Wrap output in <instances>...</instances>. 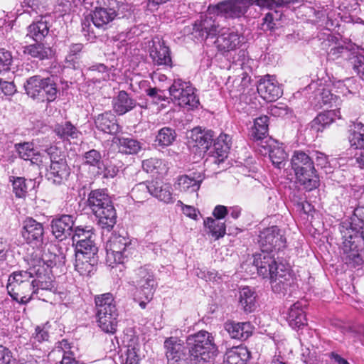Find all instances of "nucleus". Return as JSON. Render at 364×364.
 Instances as JSON below:
<instances>
[{"label":"nucleus","instance_id":"4be33fe9","mask_svg":"<svg viewBox=\"0 0 364 364\" xmlns=\"http://www.w3.org/2000/svg\"><path fill=\"white\" fill-rule=\"evenodd\" d=\"M167 359L171 361L180 360L186 358V347L183 340L171 336L166 338L164 343Z\"/></svg>","mask_w":364,"mask_h":364},{"label":"nucleus","instance_id":"f03ea898","mask_svg":"<svg viewBox=\"0 0 364 364\" xmlns=\"http://www.w3.org/2000/svg\"><path fill=\"white\" fill-rule=\"evenodd\" d=\"M191 361L196 364H207L213 361L217 347L213 338L208 331H200L187 338Z\"/></svg>","mask_w":364,"mask_h":364},{"label":"nucleus","instance_id":"0eeeda50","mask_svg":"<svg viewBox=\"0 0 364 364\" xmlns=\"http://www.w3.org/2000/svg\"><path fill=\"white\" fill-rule=\"evenodd\" d=\"M24 88L30 97L48 102H53L59 92L53 77H43L40 75H33L28 78L24 84Z\"/></svg>","mask_w":364,"mask_h":364},{"label":"nucleus","instance_id":"58836bf2","mask_svg":"<svg viewBox=\"0 0 364 364\" xmlns=\"http://www.w3.org/2000/svg\"><path fill=\"white\" fill-rule=\"evenodd\" d=\"M54 132L62 139H78L81 132L70 122H64L55 126Z\"/></svg>","mask_w":364,"mask_h":364},{"label":"nucleus","instance_id":"e433bc0d","mask_svg":"<svg viewBox=\"0 0 364 364\" xmlns=\"http://www.w3.org/2000/svg\"><path fill=\"white\" fill-rule=\"evenodd\" d=\"M151 196L159 200L168 203L173 201L171 186L160 181H151Z\"/></svg>","mask_w":364,"mask_h":364},{"label":"nucleus","instance_id":"bb28decb","mask_svg":"<svg viewBox=\"0 0 364 364\" xmlns=\"http://www.w3.org/2000/svg\"><path fill=\"white\" fill-rule=\"evenodd\" d=\"M215 135L211 130H202L199 127L192 129L190 138L195 142V146L206 151L212 145Z\"/></svg>","mask_w":364,"mask_h":364},{"label":"nucleus","instance_id":"c03bdc74","mask_svg":"<svg viewBox=\"0 0 364 364\" xmlns=\"http://www.w3.org/2000/svg\"><path fill=\"white\" fill-rule=\"evenodd\" d=\"M55 247L51 246L43 251L41 256V260L48 267H53L55 266H62L65 264V256L63 254L56 255L54 252Z\"/></svg>","mask_w":364,"mask_h":364},{"label":"nucleus","instance_id":"0e129e2a","mask_svg":"<svg viewBox=\"0 0 364 364\" xmlns=\"http://www.w3.org/2000/svg\"><path fill=\"white\" fill-rule=\"evenodd\" d=\"M48 333L38 326L36 328L35 333L31 337L30 342L34 348H37L38 344L48 341Z\"/></svg>","mask_w":364,"mask_h":364},{"label":"nucleus","instance_id":"de8ad7c7","mask_svg":"<svg viewBox=\"0 0 364 364\" xmlns=\"http://www.w3.org/2000/svg\"><path fill=\"white\" fill-rule=\"evenodd\" d=\"M75 255H82L86 257H97L98 248L95 243L94 238L91 240H78L75 244Z\"/></svg>","mask_w":364,"mask_h":364},{"label":"nucleus","instance_id":"473e14b6","mask_svg":"<svg viewBox=\"0 0 364 364\" xmlns=\"http://www.w3.org/2000/svg\"><path fill=\"white\" fill-rule=\"evenodd\" d=\"M97 257L75 255V269L82 276H90L95 271Z\"/></svg>","mask_w":364,"mask_h":364},{"label":"nucleus","instance_id":"a211bd4d","mask_svg":"<svg viewBox=\"0 0 364 364\" xmlns=\"http://www.w3.org/2000/svg\"><path fill=\"white\" fill-rule=\"evenodd\" d=\"M279 271L276 272L269 278L270 279L272 289L277 294H284L294 284V279L289 269L286 266L279 267Z\"/></svg>","mask_w":364,"mask_h":364},{"label":"nucleus","instance_id":"3c124183","mask_svg":"<svg viewBox=\"0 0 364 364\" xmlns=\"http://www.w3.org/2000/svg\"><path fill=\"white\" fill-rule=\"evenodd\" d=\"M156 286V283L154 280V277H153L150 279V281H146V283H141L134 287L140 294V299H145V300L149 301L153 298Z\"/></svg>","mask_w":364,"mask_h":364},{"label":"nucleus","instance_id":"39448f33","mask_svg":"<svg viewBox=\"0 0 364 364\" xmlns=\"http://www.w3.org/2000/svg\"><path fill=\"white\" fill-rule=\"evenodd\" d=\"M95 303L98 326L106 333L114 334L119 314L112 294L105 293L95 296Z\"/></svg>","mask_w":364,"mask_h":364},{"label":"nucleus","instance_id":"9b49d317","mask_svg":"<svg viewBox=\"0 0 364 364\" xmlns=\"http://www.w3.org/2000/svg\"><path fill=\"white\" fill-rule=\"evenodd\" d=\"M259 275L264 278H269L276 272L279 271V267L285 266L282 263H278L275 254L272 252L262 251L255 255L253 262Z\"/></svg>","mask_w":364,"mask_h":364},{"label":"nucleus","instance_id":"72a5a7b5","mask_svg":"<svg viewBox=\"0 0 364 364\" xmlns=\"http://www.w3.org/2000/svg\"><path fill=\"white\" fill-rule=\"evenodd\" d=\"M299 302L294 303L289 309L287 320L292 328H300L306 324L304 311Z\"/></svg>","mask_w":364,"mask_h":364},{"label":"nucleus","instance_id":"ea45409f","mask_svg":"<svg viewBox=\"0 0 364 364\" xmlns=\"http://www.w3.org/2000/svg\"><path fill=\"white\" fill-rule=\"evenodd\" d=\"M239 301L245 311L252 312L255 309L256 293L249 287H242L239 292Z\"/></svg>","mask_w":364,"mask_h":364},{"label":"nucleus","instance_id":"5fc2aeb1","mask_svg":"<svg viewBox=\"0 0 364 364\" xmlns=\"http://www.w3.org/2000/svg\"><path fill=\"white\" fill-rule=\"evenodd\" d=\"M154 277L153 272L146 267H141L136 269L132 277V282L134 286L141 283H146V281H150V279Z\"/></svg>","mask_w":364,"mask_h":364},{"label":"nucleus","instance_id":"a19ab883","mask_svg":"<svg viewBox=\"0 0 364 364\" xmlns=\"http://www.w3.org/2000/svg\"><path fill=\"white\" fill-rule=\"evenodd\" d=\"M268 117L261 116L255 119L254 126L251 128L250 136L254 141L263 139L267 135Z\"/></svg>","mask_w":364,"mask_h":364},{"label":"nucleus","instance_id":"052dcab7","mask_svg":"<svg viewBox=\"0 0 364 364\" xmlns=\"http://www.w3.org/2000/svg\"><path fill=\"white\" fill-rule=\"evenodd\" d=\"M12 182L13 191L17 198H24L27 193L28 186L26 183V179L23 177L12 176L10 178Z\"/></svg>","mask_w":364,"mask_h":364},{"label":"nucleus","instance_id":"dca6fc26","mask_svg":"<svg viewBox=\"0 0 364 364\" xmlns=\"http://www.w3.org/2000/svg\"><path fill=\"white\" fill-rule=\"evenodd\" d=\"M257 92L267 101H275L279 98L283 90L274 76L267 75L261 79L257 85Z\"/></svg>","mask_w":364,"mask_h":364},{"label":"nucleus","instance_id":"7ed1b4c3","mask_svg":"<svg viewBox=\"0 0 364 364\" xmlns=\"http://www.w3.org/2000/svg\"><path fill=\"white\" fill-rule=\"evenodd\" d=\"M89 207L103 229L110 231L116 223L117 214L109 195L104 190H94L88 196Z\"/></svg>","mask_w":364,"mask_h":364},{"label":"nucleus","instance_id":"79ce46f5","mask_svg":"<svg viewBox=\"0 0 364 364\" xmlns=\"http://www.w3.org/2000/svg\"><path fill=\"white\" fill-rule=\"evenodd\" d=\"M341 108L336 110H331L326 113L319 114L311 122V127L317 132H322L326 126L331 124L333 122V116H337L341 118L340 114Z\"/></svg>","mask_w":364,"mask_h":364},{"label":"nucleus","instance_id":"bf43d9fd","mask_svg":"<svg viewBox=\"0 0 364 364\" xmlns=\"http://www.w3.org/2000/svg\"><path fill=\"white\" fill-rule=\"evenodd\" d=\"M93 237H95V235L92 232V228L90 227H75L72 234L73 242L75 245L77 244L78 240L86 241L87 240L93 239Z\"/></svg>","mask_w":364,"mask_h":364},{"label":"nucleus","instance_id":"680f3d73","mask_svg":"<svg viewBox=\"0 0 364 364\" xmlns=\"http://www.w3.org/2000/svg\"><path fill=\"white\" fill-rule=\"evenodd\" d=\"M46 152L50 157V164L67 163L65 155L58 147L50 146Z\"/></svg>","mask_w":364,"mask_h":364},{"label":"nucleus","instance_id":"774afa93","mask_svg":"<svg viewBox=\"0 0 364 364\" xmlns=\"http://www.w3.org/2000/svg\"><path fill=\"white\" fill-rule=\"evenodd\" d=\"M353 69L357 72L360 77L364 80V56L362 55H353L351 58Z\"/></svg>","mask_w":364,"mask_h":364},{"label":"nucleus","instance_id":"69168bd1","mask_svg":"<svg viewBox=\"0 0 364 364\" xmlns=\"http://www.w3.org/2000/svg\"><path fill=\"white\" fill-rule=\"evenodd\" d=\"M320 101L323 105L329 106L332 107L333 105H337L338 98L336 95L331 93V92L327 89H323L322 92H320Z\"/></svg>","mask_w":364,"mask_h":364},{"label":"nucleus","instance_id":"2f4dec72","mask_svg":"<svg viewBox=\"0 0 364 364\" xmlns=\"http://www.w3.org/2000/svg\"><path fill=\"white\" fill-rule=\"evenodd\" d=\"M15 147L19 157L22 159L30 161L33 164L43 163L42 156L34 149L33 144L29 142L16 144Z\"/></svg>","mask_w":364,"mask_h":364},{"label":"nucleus","instance_id":"a18cd8bd","mask_svg":"<svg viewBox=\"0 0 364 364\" xmlns=\"http://www.w3.org/2000/svg\"><path fill=\"white\" fill-rule=\"evenodd\" d=\"M204 225L208 230V233L215 240L223 237L226 234V226L225 223L212 218H207L204 220Z\"/></svg>","mask_w":364,"mask_h":364},{"label":"nucleus","instance_id":"864d4df0","mask_svg":"<svg viewBox=\"0 0 364 364\" xmlns=\"http://www.w3.org/2000/svg\"><path fill=\"white\" fill-rule=\"evenodd\" d=\"M228 138H229L228 135H220L213 144L214 152L219 158H221V159H218L219 161H223L230 148L228 141H227Z\"/></svg>","mask_w":364,"mask_h":364},{"label":"nucleus","instance_id":"4468645a","mask_svg":"<svg viewBox=\"0 0 364 364\" xmlns=\"http://www.w3.org/2000/svg\"><path fill=\"white\" fill-rule=\"evenodd\" d=\"M119 4L115 0H109L107 7H97L92 15V21L97 28L105 29L117 16Z\"/></svg>","mask_w":364,"mask_h":364},{"label":"nucleus","instance_id":"a878e982","mask_svg":"<svg viewBox=\"0 0 364 364\" xmlns=\"http://www.w3.org/2000/svg\"><path fill=\"white\" fill-rule=\"evenodd\" d=\"M204 179L200 172H193L189 175H183L178 178V186L181 191L196 192Z\"/></svg>","mask_w":364,"mask_h":364},{"label":"nucleus","instance_id":"2eb2a0df","mask_svg":"<svg viewBox=\"0 0 364 364\" xmlns=\"http://www.w3.org/2000/svg\"><path fill=\"white\" fill-rule=\"evenodd\" d=\"M219 25L213 17L201 16L199 20L193 25L192 34L195 38L205 41L209 37H213L218 33Z\"/></svg>","mask_w":364,"mask_h":364},{"label":"nucleus","instance_id":"6ab92c4d","mask_svg":"<svg viewBox=\"0 0 364 364\" xmlns=\"http://www.w3.org/2000/svg\"><path fill=\"white\" fill-rule=\"evenodd\" d=\"M75 219V218L72 215H62L53 219L51 222L53 235L60 240L71 236L74 231Z\"/></svg>","mask_w":364,"mask_h":364},{"label":"nucleus","instance_id":"4d7b16f0","mask_svg":"<svg viewBox=\"0 0 364 364\" xmlns=\"http://www.w3.org/2000/svg\"><path fill=\"white\" fill-rule=\"evenodd\" d=\"M282 13L274 10L267 13L263 18L262 29L264 31H273L277 27V22L282 18Z\"/></svg>","mask_w":364,"mask_h":364},{"label":"nucleus","instance_id":"ddd939ff","mask_svg":"<svg viewBox=\"0 0 364 364\" xmlns=\"http://www.w3.org/2000/svg\"><path fill=\"white\" fill-rule=\"evenodd\" d=\"M252 5V0H227L217 5L218 12L226 18H240Z\"/></svg>","mask_w":364,"mask_h":364},{"label":"nucleus","instance_id":"c9c22d12","mask_svg":"<svg viewBox=\"0 0 364 364\" xmlns=\"http://www.w3.org/2000/svg\"><path fill=\"white\" fill-rule=\"evenodd\" d=\"M225 356L226 364H246L250 353L246 347L240 346L228 350Z\"/></svg>","mask_w":364,"mask_h":364},{"label":"nucleus","instance_id":"f257e3e1","mask_svg":"<svg viewBox=\"0 0 364 364\" xmlns=\"http://www.w3.org/2000/svg\"><path fill=\"white\" fill-rule=\"evenodd\" d=\"M39 269H29L27 271L13 272L8 279L6 289L9 294L16 301L26 304L28 302L36 289L33 274H38Z\"/></svg>","mask_w":364,"mask_h":364},{"label":"nucleus","instance_id":"6e6d98bb","mask_svg":"<svg viewBox=\"0 0 364 364\" xmlns=\"http://www.w3.org/2000/svg\"><path fill=\"white\" fill-rule=\"evenodd\" d=\"M83 48L82 43H73L70 46L68 54L65 58V61L68 64V66H71L74 68L79 63L80 58V53Z\"/></svg>","mask_w":364,"mask_h":364},{"label":"nucleus","instance_id":"c85d7f7f","mask_svg":"<svg viewBox=\"0 0 364 364\" xmlns=\"http://www.w3.org/2000/svg\"><path fill=\"white\" fill-rule=\"evenodd\" d=\"M70 168L67 163L50 164L47 171V179L55 185H60L66 181L70 175Z\"/></svg>","mask_w":364,"mask_h":364},{"label":"nucleus","instance_id":"6e6552de","mask_svg":"<svg viewBox=\"0 0 364 364\" xmlns=\"http://www.w3.org/2000/svg\"><path fill=\"white\" fill-rule=\"evenodd\" d=\"M106 261L109 266L122 264L131 254V240L121 235H114L106 242Z\"/></svg>","mask_w":364,"mask_h":364},{"label":"nucleus","instance_id":"49530a36","mask_svg":"<svg viewBox=\"0 0 364 364\" xmlns=\"http://www.w3.org/2000/svg\"><path fill=\"white\" fill-rule=\"evenodd\" d=\"M268 154L272 164L275 167L279 169L284 167L287 154L281 146L269 145Z\"/></svg>","mask_w":364,"mask_h":364},{"label":"nucleus","instance_id":"603ef678","mask_svg":"<svg viewBox=\"0 0 364 364\" xmlns=\"http://www.w3.org/2000/svg\"><path fill=\"white\" fill-rule=\"evenodd\" d=\"M84 164L90 166L96 167L99 170L104 168V164L101 153L95 149H91L83 155Z\"/></svg>","mask_w":364,"mask_h":364},{"label":"nucleus","instance_id":"5701e85b","mask_svg":"<svg viewBox=\"0 0 364 364\" xmlns=\"http://www.w3.org/2000/svg\"><path fill=\"white\" fill-rule=\"evenodd\" d=\"M218 49L221 52L235 50L241 43L239 34L230 29L223 30L215 41Z\"/></svg>","mask_w":364,"mask_h":364},{"label":"nucleus","instance_id":"20e7f679","mask_svg":"<svg viewBox=\"0 0 364 364\" xmlns=\"http://www.w3.org/2000/svg\"><path fill=\"white\" fill-rule=\"evenodd\" d=\"M342 236V260L348 267L355 268L363 264V259L359 250L364 245V228L355 230L344 225L340 227Z\"/></svg>","mask_w":364,"mask_h":364},{"label":"nucleus","instance_id":"37998d69","mask_svg":"<svg viewBox=\"0 0 364 364\" xmlns=\"http://www.w3.org/2000/svg\"><path fill=\"white\" fill-rule=\"evenodd\" d=\"M350 122L353 124V129L348 136L350 146L356 149H364V124L353 120Z\"/></svg>","mask_w":364,"mask_h":364},{"label":"nucleus","instance_id":"c756f323","mask_svg":"<svg viewBox=\"0 0 364 364\" xmlns=\"http://www.w3.org/2000/svg\"><path fill=\"white\" fill-rule=\"evenodd\" d=\"M225 329L232 338L245 340L252 334V326L248 322L235 323L228 321Z\"/></svg>","mask_w":364,"mask_h":364},{"label":"nucleus","instance_id":"412c9836","mask_svg":"<svg viewBox=\"0 0 364 364\" xmlns=\"http://www.w3.org/2000/svg\"><path fill=\"white\" fill-rule=\"evenodd\" d=\"M127 350L121 355L122 364H138L141 358L139 353L140 344L139 338L134 335H126L124 337Z\"/></svg>","mask_w":364,"mask_h":364},{"label":"nucleus","instance_id":"393cba45","mask_svg":"<svg viewBox=\"0 0 364 364\" xmlns=\"http://www.w3.org/2000/svg\"><path fill=\"white\" fill-rule=\"evenodd\" d=\"M337 38L333 36H329L327 38V41L323 44L326 46L328 45L329 50H328V56L332 60H336L339 58H346L353 61L352 58L353 55H356L354 53H352L347 47H344L339 43H337Z\"/></svg>","mask_w":364,"mask_h":364},{"label":"nucleus","instance_id":"09e8293b","mask_svg":"<svg viewBox=\"0 0 364 364\" xmlns=\"http://www.w3.org/2000/svg\"><path fill=\"white\" fill-rule=\"evenodd\" d=\"M176 131L170 127H163L159 132L156 136L155 142L161 146H168L173 144L176 140Z\"/></svg>","mask_w":364,"mask_h":364},{"label":"nucleus","instance_id":"e2e57ef3","mask_svg":"<svg viewBox=\"0 0 364 364\" xmlns=\"http://www.w3.org/2000/svg\"><path fill=\"white\" fill-rule=\"evenodd\" d=\"M162 164L163 162L161 160L156 158H150L143 161L142 167L143 169L147 173H159Z\"/></svg>","mask_w":364,"mask_h":364},{"label":"nucleus","instance_id":"4c0bfd02","mask_svg":"<svg viewBox=\"0 0 364 364\" xmlns=\"http://www.w3.org/2000/svg\"><path fill=\"white\" fill-rule=\"evenodd\" d=\"M27 36L35 41H41L49 33L48 22L43 19L32 23L27 28Z\"/></svg>","mask_w":364,"mask_h":364},{"label":"nucleus","instance_id":"f704fd0d","mask_svg":"<svg viewBox=\"0 0 364 364\" xmlns=\"http://www.w3.org/2000/svg\"><path fill=\"white\" fill-rule=\"evenodd\" d=\"M85 75L94 83H100L109 79L108 68L103 63H96L85 70Z\"/></svg>","mask_w":364,"mask_h":364},{"label":"nucleus","instance_id":"f8f14e48","mask_svg":"<svg viewBox=\"0 0 364 364\" xmlns=\"http://www.w3.org/2000/svg\"><path fill=\"white\" fill-rule=\"evenodd\" d=\"M21 235L28 244L41 245L44 236L43 225L33 218L28 217L22 223Z\"/></svg>","mask_w":364,"mask_h":364},{"label":"nucleus","instance_id":"f3484780","mask_svg":"<svg viewBox=\"0 0 364 364\" xmlns=\"http://www.w3.org/2000/svg\"><path fill=\"white\" fill-rule=\"evenodd\" d=\"M149 55L155 65L172 66L169 48L159 38H155L152 40L149 48Z\"/></svg>","mask_w":364,"mask_h":364},{"label":"nucleus","instance_id":"cd10ccee","mask_svg":"<svg viewBox=\"0 0 364 364\" xmlns=\"http://www.w3.org/2000/svg\"><path fill=\"white\" fill-rule=\"evenodd\" d=\"M136 105V101L124 90L119 91L112 101L113 110L118 115L126 114L133 109Z\"/></svg>","mask_w":364,"mask_h":364},{"label":"nucleus","instance_id":"7c9ffc66","mask_svg":"<svg viewBox=\"0 0 364 364\" xmlns=\"http://www.w3.org/2000/svg\"><path fill=\"white\" fill-rule=\"evenodd\" d=\"M112 142L117 146L119 152L125 154H137L141 149V143L132 137L115 136Z\"/></svg>","mask_w":364,"mask_h":364},{"label":"nucleus","instance_id":"9d476101","mask_svg":"<svg viewBox=\"0 0 364 364\" xmlns=\"http://www.w3.org/2000/svg\"><path fill=\"white\" fill-rule=\"evenodd\" d=\"M258 242L262 251L274 252L285 247L286 239L277 226H272L260 232Z\"/></svg>","mask_w":364,"mask_h":364},{"label":"nucleus","instance_id":"338daca9","mask_svg":"<svg viewBox=\"0 0 364 364\" xmlns=\"http://www.w3.org/2000/svg\"><path fill=\"white\" fill-rule=\"evenodd\" d=\"M12 56L10 52L4 49L0 50V73L10 69Z\"/></svg>","mask_w":364,"mask_h":364},{"label":"nucleus","instance_id":"423d86ee","mask_svg":"<svg viewBox=\"0 0 364 364\" xmlns=\"http://www.w3.org/2000/svg\"><path fill=\"white\" fill-rule=\"evenodd\" d=\"M291 168L296 178L305 188L311 191L318 186L314 162L311 157L302 151H295L291 160Z\"/></svg>","mask_w":364,"mask_h":364},{"label":"nucleus","instance_id":"b1692460","mask_svg":"<svg viewBox=\"0 0 364 364\" xmlns=\"http://www.w3.org/2000/svg\"><path fill=\"white\" fill-rule=\"evenodd\" d=\"M26 46L23 48V53L31 58L39 60H44L52 58L54 51L49 45H46L41 41Z\"/></svg>","mask_w":364,"mask_h":364},{"label":"nucleus","instance_id":"1a4fd4ad","mask_svg":"<svg viewBox=\"0 0 364 364\" xmlns=\"http://www.w3.org/2000/svg\"><path fill=\"white\" fill-rule=\"evenodd\" d=\"M169 93L173 100L181 107L192 109L199 105L195 88L190 82L175 79L169 87Z\"/></svg>","mask_w":364,"mask_h":364},{"label":"nucleus","instance_id":"13d9d810","mask_svg":"<svg viewBox=\"0 0 364 364\" xmlns=\"http://www.w3.org/2000/svg\"><path fill=\"white\" fill-rule=\"evenodd\" d=\"M348 228H352L355 230H360L364 228V205L358 206L353 211V215L351 218L350 225H343Z\"/></svg>","mask_w":364,"mask_h":364},{"label":"nucleus","instance_id":"8fccbe9b","mask_svg":"<svg viewBox=\"0 0 364 364\" xmlns=\"http://www.w3.org/2000/svg\"><path fill=\"white\" fill-rule=\"evenodd\" d=\"M149 195H151V182L148 184L146 183L136 184L131 191L132 198L137 203L144 201Z\"/></svg>","mask_w":364,"mask_h":364},{"label":"nucleus","instance_id":"aec40b11","mask_svg":"<svg viewBox=\"0 0 364 364\" xmlns=\"http://www.w3.org/2000/svg\"><path fill=\"white\" fill-rule=\"evenodd\" d=\"M94 122L96 129L105 134L114 135L122 129L117 123L115 115L111 112L99 114L95 117Z\"/></svg>","mask_w":364,"mask_h":364}]
</instances>
